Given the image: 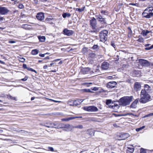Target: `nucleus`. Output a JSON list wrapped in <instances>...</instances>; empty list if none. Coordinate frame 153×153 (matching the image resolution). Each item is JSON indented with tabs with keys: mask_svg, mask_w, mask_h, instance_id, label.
I'll return each mask as SVG.
<instances>
[{
	"mask_svg": "<svg viewBox=\"0 0 153 153\" xmlns=\"http://www.w3.org/2000/svg\"><path fill=\"white\" fill-rule=\"evenodd\" d=\"M134 151V148L133 146H132L131 149H128L126 152L127 153H132Z\"/></svg>",
	"mask_w": 153,
	"mask_h": 153,
	"instance_id": "a878e982",
	"label": "nucleus"
},
{
	"mask_svg": "<svg viewBox=\"0 0 153 153\" xmlns=\"http://www.w3.org/2000/svg\"><path fill=\"white\" fill-rule=\"evenodd\" d=\"M47 54V53H46L44 54H39V56H40L41 57H44L45 56V55L46 54Z\"/></svg>",
	"mask_w": 153,
	"mask_h": 153,
	"instance_id": "603ef678",
	"label": "nucleus"
},
{
	"mask_svg": "<svg viewBox=\"0 0 153 153\" xmlns=\"http://www.w3.org/2000/svg\"><path fill=\"white\" fill-rule=\"evenodd\" d=\"M73 128H78L82 129L83 128V126L82 125H79L74 126H73Z\"/></svg>",
	"mask_w": 153,
	"mask_h": 153,
	"instance_id": "c85d7f7f",
	"label": "nucleus"
},
{
	"mask_svg": "<svg viewBox=\"0 0 153 153\" xmlns=\"http://www.w3.org/2000/svg\"><path fill=\"white\" fill-rule=\"evenodd\" d=\"M27 79L28 77L25 76L24 78L21 79V80L22 81H25L27 80Z\"/></svg>",
	"mask_w": 153,
	"mask_h": 153,
	"instance_id": "58836bf2",
	"label": "nucleus"
},
{
	"mask_svg": "<svg viewBox=\"0 0 153 153\" xmlns=\"http://www.w3.org/2000/svg\"><path fill=\"white\" fill-rule=\"evenodd\" d=\"M24 6L22 4H20L19 5V8L20 9H22L23 8H24Z\"/></svg>",
	"mask_w": 153,
	"mask_h": 153,
	"instance_id": "8fccbe9b",
	"label": "nucleus"
},
{
	"mask_svg": "<svg viewBox=\"0 0 153 153\" xmlns=\"http://www.w3.org/2000/svg\"><path fill=\"white\" fill-rule=\"evenodd\" d=\"M63 32L64 34L68 36H71L74 33V31L73 30H69L66 28L64 29Z\"/></svg>",
	"mask_w": 153,
	"mask_h": 153,
	"instance_id": "f8f14e48",
	"label": "nucleus"
},
{
	"mask_svg": "<svg viewBox=\"0 0 153 153\" xmlns=\"http://www.w3.org/2000/svg\"><path fill=\"white\" fill-rule=\"evenodd\" d=\"M42 2H45L48 1V0H39Z\"/></svg>",
	"mask_w": 153,
	"mask_h": 153,
	"instance_id": "bf43d9fd",
	"label": "nucleus"
},
{
	"mask_svg": "<svg viewBox=\"0 0 153 153\" xmlns=\"http://www.w3.org/2000/svg\"><path fill=\"white\" fill-rule=\"evenodd\" d=\"M133 98L132 96L124 97L120 99V104L123 106L129 105Z\"/></svg>",
	"mask_w": 153,
	"mask_h": 153,
	"instance_id": "f03ea898",
	"label": "nucleus"
},
{
	"mask_svg": "<svg viewBox=\"0 0 153 153\" xmlns=\"http://www.w3.org/2000/svg\"><path fill=\"white\" fill-rule=\"evenodd\" d=\"M142 15L143 17L149 19L153 16V13L149 12L147 9H145L142 13Z\"/></svg>",
	"mask_w": 153,
	"mask_h": 153,
	"instance_id": "423d86ee",
	"label": "nucleus"
},
{
	"mask_svg": "<svg viewBox=\"0 0 153 153\" xmlns=\"http://www.w3.org/2000/svg\"><path fill=\"white\" fill-rule=\"evenodd\" d=\"M85 7H83L81 8H76V11H79V12H82L84 10Z\"/></svg>",
	"mask_w": 153,
	"mask_h": 153,
	"instance_id": "bb28decb",
	"label": "nucleus"
},
{
	"mask_svg": "<svg viewBox=\"0 0 153 153\" xmlns=\"http://www.w3.org/2000/svg\"><path fill=\"white\" fill-rule=\"evenodd\" d=\"M83 90L84 92H91V90L89 89H84Z\"/></svg>",
	"mask_w": 153,
	"mask_h": 153,
	"instance_id": "4c0bfd02",
	"label": "nucleus"
},
{
	"mask_svg": "<svg viewBox=\"0 0 153 153\" xmlns=\"http://www.w3.org/2000/svg\"><path fill=\"white\" fill-rule=\"evenodd\" d=\"M58 127L59 128H64V130L66 131H69L72 130L73 128V126L70 125L69 124L64 125V124H60L58 126Z\"/></svg>",
	"mask_w": 153,
	"mask_h": 153,
	"instance_id": "39448f33",
	"label": "nucleus"
},
{
	"mask_svg": "<svg viewBox=\"0 0 153 153\" xmlns=\"http://www.w3.org/2000/svg\"><path fill=\"white\" fill-rule=\"evenodd\" d=\"M0 63L3 64H4L5 63L4 62L0 60Z\"/></svg>",
	"mask_w": 153,
	"mask_h": 153,
	"instance_id": "69168bd1",
	"label": "nucleus"
},
{
	"mask_svg": "<svg viewBox=\"0 0 153 153\" xmlns=\"http://www.w3.org/2000/svg\"><path fill=\"white\" fill-rule=\"evenodd\" d=\"M39 53V50L36 49L33 50L31 51V53L33 55H36Z\"/></svg>",
	"mask_w": 153,
	"mask_h": 153,
	"instance_id": "393cba45",
	"label": "nucleus"
},
{
	"mask_svg": "<svg viewBox=\"0 0 153 153\" xmlns=\"http://www.w3.org/2000/svg\"><path fill=\"white\" fill-rule=\"evenodd\" d=\"M117 83L116 82L111 81L108 82L107 84V87L109 88H112L115 87Z\"/></svg>",
	"mask_w": 153,
	"mask_h": 153,
	"instance_id": "9d476101",
	"label": "nucleus"
},
{
	"mask_svg": "<svg viewBox=\"0 0 153 153\" xmlns=\"http://www.w3.org/2000/svg\"><path fill=\"white\" fill-rule=\"evenodd\" d=\"M146 9H147L149 12H152L153 10V7H148Z\"/></svg>",
	"mask_w": 153,
	"mask_h": 153,
	"instance_id": "473e14b6",
	"label": "nucleus"
},
{
	"mask_svg": "<svg viewBox=\"0 0 153 153\" xmlns=\"http://www.w3.org/2000/svg\"><path fill=\"white\" fill-rule=\"evenodd\" d=\"M78 117H69L66 118H64V119H62L61 120L62 121H68L70 120H73L75 118H78Z\"/></svg>",
	"mask_w": 153,
	"mask_h": 153,
	"instance_id": "aec40b11",
	"label": "nucleus"
},
{
	"mask_svg": "<svg viewBox=\"0 0 153 153\" xmlns=\"http://www.w3.org/2000/svg\"><path fill=\"white\" fill-rule=\"evenodd\" d=\"M139 99H136L131 104L130 106L131 108H135L137 107V103L138 102Z\"/></svg>",
	"mask_w": 153,
	"mask_h": 153,
	"instance_id": "f3484780",
	"label": "nucleus"
},
{
	"mask_svg": "<svg viewBox=\"0 0 153 153\" xmlns=\"http://www.w3.org/2000/svg\"><path fill=\"white\" fill-rule=\"evenodd\" d=\"M21 61L22 62H24L25 61V59L23 58H21Z\"/></svg>",
	"mask_w": 153,
	"mask_h": 153,
	"instance_id": "6e6d98bb",
	"label": "nucleus"
},
{
	"mask_svg": "<svg viewBox=\"0 0 153 153\" xmlns=\"http://www.w3.org/2000/svg\"><path fill=\"white\" fill-rule=\"evenodd\" d=\"M28 27V25H22V27L23 28H24V29H26V28H27Z\"/></svg>",
	"mask_w": 153,
	"mask_h": 153,
	"instance_id": "ea45409f",
	"label": "nucleus"
},
{
	"mask_svg": "<svg viewBox=\"0 0 153 153\" xmlns=\"http://www.w3.org/2000/svg\"><path fill=\"white\" fill-rule=\"evenodd\" d=\"M150 31L146 30V31L145 30H142L141 34L143 36H146L149 33H150Z\"/></svg>",
	"mask_w": 153,
	"mask_h": 153,
	"instance_id": "5701e85b",
	"label": "nucleus"
},
{
	"mask_svg": "<svg viewBox=\"0 0 153 153\" xmlns=\"http://www.w3.org/2000/svg\"><path fill=\"white\" fill-rule=\"evenodd\" d=\"M39 40L41 42H44L45 40V37L44 36H42L39 37Z\"/></svg>",
	"mask_w": 153,
	"mask_h": 153,
	"instance_id": "cd10ccee",
	"label": "nucleus"
},
{
	"mask_svg": "<svg viewBox=\"0 0 153 153\" xmlns=\"http://www.w3.org/2000/svg\"><path fill=\"white\" fill-rule=\"evenodd\" d=\"M48 149L52 152H53L54 151L53 148L52 147H48Z\"/></svg>",
	"mask_w": 153,
	"mask_h": 153,
	"instance_id": "49530a36",
	"label": "nucleus"
},
{
	"mask_svg": "<svg viewBox=\"0 0 153 153\" xmlns=\"http://www.w3.org/2000/svg\"><path fill=\"white\" fill-rule=\"evenodd\" d=\"M88 131L90 132V135H94V132L92 131H91V130H89Z\"/></svg>",
	"mask_w": 153,
	"mask_h": 153,
	"instance_id": "c03bdc74",
	"label": "nucleus"
},
{
	"mask_svg": "<svg viewBox=\"0 0 153 153\" xmlns=\"http://www.w3.org/2000/svg\"><path fill=\"white\" fill-rule=\"evenodd\" d=\"M90 25L93 29V30L91 32L93 33L97 32L98 30L96 28L97 25V22L96 19L94 17H92L90 20Z\"/></svg>",
	"mask_w": 153,
	"mask_h": 153,
	"instance_id": "7ed1b4c3",
	"label": "nucleus"
},
{
	"mask_svg": "<svg viewBox=\"0 0 153 153\" xmlns=\"http://www.w3.org/2000/svg\"><path fill=\"white\" fill-rule=\"evenodd\" d=\"M129 5H135L137 6L138 5V4L137 3H131L129 4Z\"/></svg>",
	"mask_w": 153,
	"mask_h": 153,
	"instance_id": "a18cd8bd",
	"label": "nucleus"
},
{
	"mask_svg": "<svg viewBox=\"0 0 153 153\" xmlns=\"http://www.w3.org/2000/svg\"><path fill=\"white\" fill-rule=\"evenodd\" d=\"M37 19L40 21H42L44 18V14L42 12L38 13L36 16Z\"/></svg>",
	"mask_w": 153,
	"mask_h": 153,
	"instance_id": "ddd939ff",
	"label": "nucleus"
},
{
	"mask_svg": "<svg viewBox=\"0 0 153 153\" xmlns=\"http://www.w3.org/2000/svg\"><path fill=\"white\" fill-rule=\"evenodd\" d=\"M62 17L64 18L66 17H70L71 16V14L69 13H64L62 15Z\"/></svg>",
	"mask_w": 153,
	"mask_h": 153,
	"instance_id": "b1692460",
	"label": "nucleus"
},
{
	"mask_svg": "<svg viewBox=\"0 0 153 153\" xmlns=\"http://www.w3.org/2000/svg\"><path fill=\"white\" fill-rule=\"evenodd\" d=\"M144 89H142L141 91H144L145 92L149 93L150 92L151 87L147 84H145L144 86Z\"/></svg>",
	"mask_w": 153,
	"mask_h": 153,
	"instance_id": "4468645a",
	"label": "nucleus"
},
{
	"mask_svg": "<svg viewBox=\"0 0 153 153\" xmlns=\"http://www.w3.org/2000/svg\"><path fill=\"white\" fill-rule=\"evenodd\" d=\"M27 69L28 71H31L34 72H35V73H37V72L36 70H34L31 68H30L29 67H27Z\"/></svg>",
	"mask_w": 153,
	"mask_h": 153,
	"instance_id": "2f4dec72",
	"label": "nucleus"
},
{
	"mask_svg": "<svg viewBox=\"0 0 153 153\" xmlns=\"http://www.w3.org/2000/svg\"><path fill=\"white\" fill-rule=\"evenodd\" d=\"M90 71V68H85L81 70V72L83 74H88Z\"/></svg>",
	"mask_w": 153,
	"mask_h": 153,
	"instance_id": "a211bd4d",
	"label": "nucleus"
},
{
	"mask_svg": "<svg viewBox=\"0 0 153 153\" xmlns=\"http://www.w3.org/2000/svg\"><path fill=\"white\" fill-rule=\"evenodd\" d=\"M51 20V19L50 18H47L46 19V21H50Z\"/></svg>",
	"mask_w": 153,
	"mask_h": 153,
	"instance_id": "4d7b16f0",
	"label": "nucleus"
},
{
	"mask_svg": "<svg viewBox=\"0 0 153 153\" xmlns=\"http://www.w3.org/2000/svg\"><path fill=\"white\" fill-rule=\"evenodd\" d=\"M128 29L129 30V32L131 33H132V30L130 28V27H128Z\"/></svg>",
	"mask_w": 153,
	"mask_h": 153,
	"instance_id": "e2e57ef3",
	"label": "nucleus"
},
{
	"mask_svg": "<svg viewBox=\"0 0 153 153\" xmlns=\"http://www.w3.org/2000/svg\"><path fill=\"white\" fill-rule=\"evenodd\" d=\"M149 94L145 92L144 91H141L140 94V98L139 100L140 103H145L151 100V97Z\"/></svg>",
	"mask_w": 153,
	"mask_h": 153,
	"instance_id": "f257e3e1",
	"label": "nucleus"
},
{
	"mask_svg": "<svg viewBox=\"0 0 153 153\" xmlns=\"http://www.w3.org/2000/svg\"><path fill=\"white\" fill-rule=\"evenodd\" d=\"M83 100L82 99L77 100H78V101H79V102H80V104L83 101Z\"/></svg>",
	"mask_w": 153,
	"mask_h": 153,
	"instance_id": "864d4df0",
	"label": "nucleus"
},
{
	"mask_svg": "<svg viewBox=\"0 0 153 153\" xmlns=\"http://www.w3.org/2000/svg\"><path fill=\"white\" fill-rule=\"evenodd\" d=\"M95 17L102 24H105L106 23V21L105 18H104L103 15H100L99 14L98 15H96Z\"/></svg>",
	"mask_w": 153,
	"mask_h": 153,
	"instance_id": "0eeeda50",
	"label": "nucleus"
},
{
	"mask_svg": "<svg viewBox=\"0 0 153 153\" xmlns=\"http://www.w3.org/2000/svg\"><path fill=\"white\" fill-rule=\"evenodd\" d=\"M48 68V66L47 65H45L43 66V68L44 69H46Z\"/></svg>",
	"mask_w": 153,
	"mask_h": 153,
	"instance_id": "0e129e2a",
	"label": "nucleus"
},
{
	"mask_svg": "<svg viewBox=\"0 0 153 153\" xmlns=\"http://www.w3.org/2000/svg\"><path fill=\"white\" fill-rule=\"evenodd\" d=\"M78 100H75L74 101L73 100V103L71 104L69 103V105L70 106L72 105H77L80 104V102H79Z\"/></svg>",
	"mask_w": 153,
	"mask_h": 153,
	"instance_id": "412c9836",
	"label": "nucleus"
},
{
	"mask_svg": "<svg viewBox=\"0 0 153 153\" xmlns=\"http://www.w3.org/2000/svg\"><path fill=\"white\" fill-rule=\"evenodd\" d=\"M15 42H16L13 40H10L9 41V43L11 44H13Z\"/></svg>",
	"mask_w": 153,
	"mask_h": 153,
	"instance_id": "de8ad7c7",
	"label": "nucleus"
},
{
	"mask_svg": "<svg viewBox=\"0 0 153 153\" xmlns=\"http://www.w3.org/2000/svg\"><path fill=\"white\" fill-rule=\"evenodd\" d=\"M34 3L36 4H37L38 3V0H33Z\"/></svg>",
	"mask_w": 153,
	"mask_h": 153,
	"instance_id": "052dcab7",
	"label": "nucleus"
},
{
	"mask_svg": "<svg viewBox=\"0 0 153 153\" xmlns=\"http://www.w3.org/2000/svg\"><path fill=\"white\" fill-rule=\"evenodd\" d=\"M141 85L138 82H136L134 84V88L135 90L137 91L140 90L141 89Z\"/></svg>",
	"mask_w": 153,
	"mask_h": 153,
	"instance_id": "dca6fc26",
	"label": "nucleus"
},
{
	"mask_svg": "<svg viewBox=\"0 0 153 153\" xmlns=\"http://www.w3.org/2000/svg\"><path fill=\"white\" fill-rule=\"evenodd\" d=\"M137 41L140 42H143L144 41V40L143 38L142 37H140L137 40Z\"/></svg>",
	"mask_w": 153,
	"mask_h": 153,
	"instance_id": "7c9ffc66",
	"label": "nucleus"
},
{
	"mask_svg": "<svg viewBox=\"0 0 153 153\" xmlns=\"http://www.w3.org/2000/svg\"><path fill=\"white\" fill-rule=\"evenodd\" d=\"M111 45L113 46L114 48H115L116 45L113 42H111Z\"/></svg>",
	"mask_w": 153,
	"mask_h": 153,
	"instance_id": "37998d69",
	"label": "nucleus"
},
{
	"mask_svg": "<svg viewBox=\"0 0 153 153\" xmlns=\"http://www.w3.org/2000/svg\"><path fill=\"white\" fill-rule=\"evenodd\" d=\"M108 31L106 30L101 31L100 33V41L104 42L107 40Z\"/></svg>",
	"mask_w": 153,
	"mask_h": 153,
	"instance_id": "20e7f679",
	"label": "nucleus"
},
{
	"mask_svg": "<svg viewBox=\"0 0 153 153\" xmlns=\"http://www.w3.org/2000/svg\"><path fill=\"white\" fill-rule=\"evenodd\" d=\"M139 62L141 65L143 66L148 67L150 65L149 62L144 59H140L139 60Z\"/></svg>",
	"mask_w": 153,
	"mask_h": 153,
	"instance_id": "1a4fd4ad",
	"label": "nucleus"
},
{
	"mask_svg": "<svg viewBox=\"0 0 153 153\" xmlns=\"http://www.w3.org/2000/svg\"><path fill=\"white\" fill-rule=\"evenodd\" d=\"M9 10L5 7L0 6V14L5 15L8 13Z\"/></svg>",
	"mask_w": 153,
	"mask_h": 153,
	"instance_id": "9b49d317",
	"label": "nucleus"
},
{
	"mask_svg": "<svg viewBox=\"0 0 153 153\" xmlns=\"http://www.w3.org/2000/svg\"><path fill=\"white\" fill-rule=\"evenodd\" d=\"M109 64L106 62H104L102 63L101 65L102 68L103 70H106L109 67Z\"/></svg>",
	"mask_w": 153,
	"mask_h": 153,
	"instance_id": "2eb2a0df",
	"label": "nucleus"
},
{
	"mask_svg": "<svg viewBox=\"0 0 153 153\" xmlns=\"http://www.w3.org/2000/svg\"><path fill=\"white\" fill-rule=\"evenodd\" d=\"M92 89L94 91H96L98 90V88L97 87H94Z\"/></svg>",
	"mask_w": 153,
	"mask_h": 153,
	"instance_id": "09e8293b",
	"label": "nucleus"
},
{
	"mask_svg": "<svg viewBox=\"0 0 153 153\" xmlns=\"http://www.w3.org/2000/svg\"><path fill=\"white\" fill-rule=\"evenodd\" d=\"M98 46L97 45H94L93 47L92 48L94 49H96L98 48Z\"/></svg>",
	"mask_w": 153,
	"mask_h": 153,
	"instance_id": "a19ab883",
	"label": "nucleus"
},
{
	"mask_svg": "<svg viewBox=\"0 0 153 153\" xmlns=\"http://www.w3.org/2000/svg\"><path fill=\"white\" fill-rule=\"evenodd\" d=\"M150 45H151L150 44H146L145 46V47H146V48H145V49L146 50H149L153 48V45H152L151 46H149Z\"/></svg>",
	"mask_w": 153,
	"mask_h": 153,
	"instance_id": "4be33fe9",
	"label": "nucleus"
},
{
	"mask_svg": "<svg viewBox=\"0 0 153 153\" xmlns=\"http://www.w3.org/2000/svg\"><path fill=\"white\" fill-rule=\"evenodd\" d=\"M111 100H106V104L107 105H108L109 104L111 103Z\"/></svg>",
	"mask_w": 153,
	"mask_h": 153,
	"instance_id": "e433bc0d",
	"label": "nucleus"
},
{
	"mask_svg": "<svg viewBox=\"0 0 153 153\" xmlns=\"http://www.w3.org/2000/svg\"><path fill=\"white\" fill-rule=\"evenodd\" d=\"M63 62V61H61L59 62V64H62Z\"/></svg>",
	"mask_w": 153,
	"mask_h": 153,
	"instance_id": "338daca9",
	"label": "nucleus"
},
{
	"mask_svg": "<svg viewBox=\"0 0 153 153\" xmlns=\"http://www.w3.org/2000/svg\"><path fill=\"white\" fill-rule=\"evenodd\" d=\"M129 137V134L128 133L122 134L120 135L121 140H125Z\"/></svg>",
	"mask_w": 153,
	"mask_h": 153,
	"instance_id": "6ab92c4d",
	"label": "nucleus"
},
{
	"mask_svg": "<svg viewBox=\"0 0 153 153\" xmlns=\"http://www.w3.org/2000/svg\"><path fill=\"white\" fill-rule=\"evenodd\" d=\"M83 109L85 111L91 112H96L98 111L97 108L94 106L85 107L83 108Z\"/></svg>",
	"mask_w": 153,
	"mask_h": 153,
	"instance_id": "6e6552de",
	"label": "nucleus"
},
{
	"mask_svg": "<svg viewBox=\"0 0 153 153\" xmlns=\"http://www.w3.org/2000/svg\"><path fill=\"white\" fill-rule=\"evenodd\" d=\"M8 98L12 100H16V98L15 97H13L12 96L10 95H8Z\"/></svg>",
	"mask_w": 153,
	"mask_h": 153,
	"instance_id": "c756f323",
	"label": "nucleus"
},
{
	"mask_svg": "<svg viewBox=\"0 0 153 153\" xmlns=\"http://www.w3.org/2000/svg\"><path fill=\"white\" fill-rule=\"evenodd\" d=\"M100 13L101 14H104V15H106L108 13V12L105 10H101L100 11Z\"/></svg>",
	"mask_w": 153,
	"mask_h": 153,
	"instance_id": "c9c22d12",
	"label": "nucleus"
},
{
	"mask_svg": "<svg viewBox=\"0 0 153 153\" xmlns=\"http://www.w3.org/2000/svg\"><path fill=\"white\" fill-rule=\"evenodd\" d=\"M73 100H69L68 102V104L69 105V103H70V104H71L72 103H73Z\"/></svg>",
	"mask_w": 153,
	"mask_h": 153,
	"instance_id": "5fc2aeb1",
	"label": "nucleus"
},
{
	"mask_svg": "<svg viewBox=\"0 0 153 153\" xmlns=\"http://www.w3.org/2000/svg\"><path fill=\"white\" fill-rule=\"evenodd\" d=\"M118 106V105L117 104H114V105H112V106H111V107L112 108H113V107H116V106Z\"/></svg>",
	"mask_w": 153,
	"mask_h": 153,
	"instance_id": "13d9d810",
	"label": "nucleus"
},
{
	"mask_svg": "<svg viewBox=\"0 0 153 153\" xmlns=\"http://www.w3.org/2000/svg\"><path fill=\"white\" fill-rule=\"evenodd\" d=\"M35 99V97H31V100H33Z\"/></svg>",
	"mask_w": 153,
	"mask_h": 153,
	"instance_id": "774afa93",
	"label": "nucleus"
},
{
	"mask_svg": "<svg viewBox=\"0 0 153 153\" xmlns=\"http://www.w3.org/2000/svg\"><path fill=\"white\" fill-rule=\"evenodd\" d=\"M23 68L24 69H26L27 68V65L25 64H23L22 65Z\"/></svg>",
	"mask_w": 153,
	"mask_h": 153,
	"instance_id": "79ce46f5",
	"label": "nucleus"
},
{
	"mask_svg": "<svg viewBox=\"0 0 153 153\" xmlns=\"http://www.w3.org/2000/svg\"><path fill=\"white\" fill-rule=\"evenodd\" d=\"M145 128V126H143L139 128H137L136 129V130L137 131H139Z\"/></svg>",
	"mask_w": 153,
	"mask_h": 153,
	"instance_id": "72a5a7b5",
	"label": "nucleus"
},
{
	"mask_svg": "<svg viewBox=\"0 0 153 153\" xmlns=\"http://www.w3.org/2000/svg\"><path fill=\"white\" fill-rule=\"evenodd\" d=\"M140 153H146V150L141 148L140 150Z\"/></svg>",
	"mask_w": 153,
	"mask_h": 153,
	"instance_id": "f704fd0d",
	"label": "nucleus"
},
{
	"mask_svg": "<svg viewBox=\"0 0 153 153\" xmlns=\"http://www.w3.org/2000/svg\"><path fill=\"white\" fill-rule=\"evenodd\" d=\"M153 115V113H150L148 115H147L146 117H147L148 116H152Z\"/></svg>",
	"mask_w": 153,
	"mask_h": 153,
	"instance_id": "680f3d73",
	"label": "nucleus"
},
{
	"mask_svg": "<svg viewBox=\"0 0 153 153\" xmlns=\"http://www.w3.org/2000/svg\"><path fill=\"white\" fill-rule=\"evenodd\" d=\"M44 126L47 127L48 128H50L51 127V126L50 125H48V124H45V125H44Z\"/></svg>",
	"mask_w": 153,
	"mask_h": 153,
	"instance_id": "3c124183",
	"label": "nucleus"
}]
</instances>
